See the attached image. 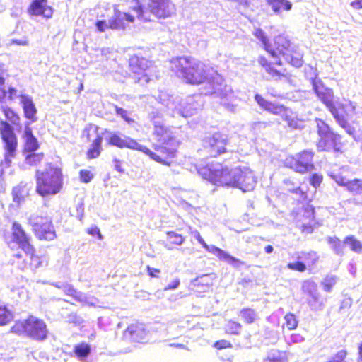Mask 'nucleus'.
I'll list each match as a JSON object with an SVG mask.
<instances>
[{"mask_svg": "<svg viewBox=\"0 0 362 362\" xmlns=\"http://www.w3.org/2000/svg\"><path fill=\"white\" fill-rule=\"evenodd\" d=\"M286 320V325L288 329H293L298 325V322L296 320V316L293 314H287L284 317Z\"/></svg>", "mask_w": 362, "mask_h": 362, "instance_id": "nucleus-52", "label": "nucleus"}, {"mask_svg": "<svg viewBox=\"0 0 362 362\" xmlns=\"http://www.w3.org/2000/svg\"><path fill=\"white\" fill-rule=\"evenodd\" d=\"M203 247L205 250L218 257V259L221 261L226 262L228 264L233 266L234 267H239L240 265L243 264V262L237 258L231 256L226 251L218 248L214 245H208L206 243L203 245Z\"/></svg>", "mask_w": 362, "mask_h": 362, "instance_id": "nucleus-20", "label": "nucleus"}, {"mask_svg": "<svg viewBox=\"0 0 362 362\" xmlns=\"http://www.w3.org/2000/svg\"><path fill=\"white\" fill-rule=\"evenodd\" d=\"M337 277L334 275H327L324 280L322 281L323 288L327 292H330L332 287L337 282Z\"/></svg>", "mask_w": 362, "mask_h": 362, "instance_id": "nucleus-46", "label": "nucleus"}, {"mask_svg": "<svg viewBox=\"0 0 362 362\" xmlns=\"http://www.w3.org/2000/svg\"><path fill=\"white\" fill-rule=\"evenodd\" d=\"M212 274H204L197 277L194 281L195 285H203L207 287L213 284Z\"/></svg>", "mask_w": 362, "mask_h": 362, "instance_id": "nucleus-48", "label": "nucleus"}, {"mask_svg": "<svg viewBox=\"0 0 362 362\" xmlns=\"http://www.w3.org/2000/svg\"><path fill=\"white\" fill-rule=\"evenodd\" d=\"M272 8L274 13L279 15L281 11H290L292 8V3L288 0H265Z\"/></svg>", "mask_w": 362, "mask_h": 362, "instance_id": "nucleus-27", "label": "nucleus"}, {"mask_svg": "<svg viewBox=\"0 0 362 362\" xmlns=\"http://www.w3.org/2000/svg\"><path fill=\"white\" fill-rule=\"evenodd\" d=\"M74 352L78 358L83 359L90 354V347L88 344L82 343L75 346Z\"/></svg>", "mask_w": 362, "mask_h": 362, "instance_id": "nucleus-42", "label": "nucleus"}, {"mask_svg": "<svg viewBox=\"0 0 362 362\" xmlns=\"http://www.w3.org/2000/svg\"><path fill=\"white\" fill-rule=\"evenodd\" d=\"M287 268L291 270L303 272L306 269V265L302 262H290L287 264Z\"/></svg>", "mask_w": 362, "mask_h": 362, "instance_id": "nucleus-54", "label": "nucleus"}, {"mask_svg": "<svg viewBox=\"0 0 362 362\" xmlns=\"http://www.w3.org/2000/svg\"><path fill=\"white\" fill-rule=\"evenodd\" d=\"M228 141L226 134L218 132L204 138L203 146L211 156L216 157L226 151Z\"/></svg>", "mask_w": 362, "mask_h": 362, "instance_id": "nucleus-14", "label": "nucleus"}, {"mask_svg": "<svg viewBox=\"0 0 362 362\" xmlns=\"http://www.w3.org/2000/svg\"><path fill=\"white\" fill-rule=\"evenodd\" d=\"M129 66L134 74L135 81L141 85L149 82L153 76V72L155 68L145 58H139L137 56L131 57Z\"/></svg>", "mask_w": 362, "mask_h": 362, "instance_id": "nucleus-9", "label": "nucleus"}, {"mask_svg": "<svg viewBox=\"0 0 362 362\" xmlns=\"http://www.w3.org/2000/svg\"><path fill=\"white\" fill-rule=\"evenodd\" d=\"M330 177L341 186L346 187L349 180L344 177L340 173H332Z\"/></svg>", "mask_w": 362, "mask_h": 362, "instance_id": "nucleus-53", "label": "nucleus"}, {"mask_svg": "<svg viewBox=\"0 0 362 362\" xmlns=\"http://www.w3.org/2000/svg\"><path fill=\"white\" fill-rule=\"evenodd\" d=\"M135 16L130 13L121 11L117 6H114L113 14L109 18L110 29L113 30H124L129 23L134 21Z\"/></svg>", "mask_w": 362, "mask_h": 362, "instance_id": "nucleus-18", "label": "nucleus"}, {"mask_svg": "<svg viewBox=\"0 0 362 362\" xmlns=\"http://www.w3.org/2000/svg\"><path fill=\"white\" fill-rule=\"evenodd\" d=\"M255 36L262 42L265 50L270 54L271 57L277 56V52L269 44V40L264 31L261 29H257L254 33Z\"/></svg>", "mask_w": 362, "mask_h": 362, "instance_id": "nucleus-30", "label": "nucleus"}, {"mask_svg": "<svg viewBox=\"0 0 362 362\" xmlns=\"http://www.w3.org/2000/svg\"><path fill=\"white\" fill-rule=\"evenodd\" d=\"M344 244L348 245L354 252H362V243L356 239L354 235L346 237L344 240Z\"/></svg>", "mask_w": 362, "mask_h": 362, "instance_id": "nucleus-35", "label": "nucleus"}, {"mask_svg": "<svg viewBox=\"0 0 362 362\" xmlns=\"http://www.w3.org/2000/svg\"><path fill=\"white\" fill-rule=\"evenodd\" d=\"M189 233L190 235L195 238L202 246L206 243L204 240L202 238L199 232L195 229H192L189 228Z\"/></svg>", "mask_w": 362, "mask_h": 362, "instance_id": "nucleus-61", "label": "nucleus"}, {"mask_svg": "<svg viewBox=\"0 0 362 362\" xmlns=\"http://www.w3.org/2000/svg\"><path fill=\"white\" fill-rule=\"evenodd\" d=\"M161 100L165 101L164 98H161ZM162 103L169 111H172L173 116L177 113L183 117L192 116L202 107L200 95L187 96L185 100H180L178 97L169 98L166 103Z\"/></svg>", "mask_w": 362, "mask_h": 362, "instance_id": "nucleus-5", "label": "nucleus"}, {"mask_svg": "<svg viewBox=\"0 0 362 362\" xmlns=\"http://www.w3.org/2000/svg\"><path fill=\"white\" fill-rule=\"evenodd\" d=\"M162 327L163 331L160 334V337L164 341L176 339L182 332V327L175 322H169L168 325Z\"/></svg>", "mask_w": 362, "mask_h": 362, "instance_id": "nucleus-24", "label": "nucleus"}, {"mask_svg": "<svg viewBox=\"0 0 362 362\" xmlns=\"http://www.w3.org/2000/svg\"><path fill=\"white\" fill-rule=\"evenodd\" d=\"M322 176L317 174H313L310 177V182L315 188H317L318 186H320L322 182Z\"/></svg>", "mask_w": 362, "mask_h": 362, "instance_id": "nucleus-62", "label": "nucleus"}, {"mask_svg": "<svg viewBox=\"0 0 362 362\" xmlns=\"http://www.w3.org/2000/svg\"><path fill=\"white\" fill-rule=\"evenodd\" d=\"M110 24V19L108 21L105 20H99L97 21L95 23V26L97 30L99 32H105L107 30L110 29V26H109Z\"/></svg>", "mask_w": 362, "mask_h": 362, "instance_id": "nucleus-58", "label": "nucleus"}, {"mask_svg": "<svg viewBox=\"0 0 362 362\" xmlns=\"http://www.w3.org/2000/svg\"><path fill=\"white\" fill-rule=\"evenodd\" d=\"M335 105L339 112L345 116L346 119H349L354 114L355 106L350 101H345L344 103L336 102Z\"/></svg>", "mask_w": 362, "mask_h": 362, "instance_id": "nucleus-33", "label": "nucleus"}, {"mask_svg": "<svg viewBox=\"0 0 362 362\" xmlns=\"http://www.w3.org/2000/svg\"><path fill=\"white\" fill-rule=\"evenodd\" d=\"M313 88L321 102L329 109L332 115L337 114L339 111L334 100L332 89L326 87L319 79H314L312 82Z\"/></svg>", "mask_w": 362, "mask_h": 362, "instance_id": "nucleus-13", "label": "nucleus"}, {"mask_svg": "<svg viewBox=\"0 0 362 362\" xmlns=\"http://www.w3.org/2000/svg\"><path fill=\"white\" fill-rule=\"evenodd\" d=\"M13 318V313L6 306L0 305V325L8 323Z\"/></svg>", "mask_w": 362, "mask_h": 362, "instance_id": "nucleus-44", "label": "nucleus"}, {"mask_svg": "<svg viewBox=\"0 0 362 362\" xmlns=\"http://www.w3.org/2000/svg\"><path fill=\"white\" fill-rule=\"evenodd\" d=\"M346 189L354 195H359L362 194V180L355 179L348 182Z\"/></svg>", "mask_w": 362, "mask_h": 362, "instance_id": "nucleus-41", "label": "nucleus"}, {"mask_svg": "<svg viewBox=\"0 0 362 362\" xmlns=\"http://www.w3.org/2000/svg\"><path fill=\"white\" fill-rule=\"evenodd\" d=\"M28 12L33 16H42L47 18H51L53 13L52 8L47 6V0H33Z\"/></svg>", "mask_w": 362, "mask_h": 362, "instance_id": "nucleus-21", "label": "nucleus"}, {"mask_svg": "<svg viewBox=\"0 0 362 362\" xmlns=\"http://www.w3.org/2000/svg\"><path fill=\"white\" fill-rule=\"evenodd\" d=\"M219 164H211L210 165L197 167V173L204 180L210 181L215 185V177H216V170H218Z\"/></svg>", "mask_w": 362, "mask_h": 362, "instance_id": "nucleus-26", "label": "nucleus"}, {"mask_svg": "<svg viewBox=\"0 0 362 362\" xmlns=\"http://www.w3.org/2000/svg\"><path fill=\"white\" fill-rule=\"evenodd\" d=\"M43 157V153H30L26 156L25 162L30 165L37 166L42 162Z\"/></svg>", "mask_w": 362, "mask_h": 362, "instance_id": "nucleus-45", "label": "nucleus"}, {"mask_svg": "<svg viewBox=\"0 0 362 362\" xmlns=\"http://www.w3.org/2000/svg\"><path fill=\"white\" fill-rule=\"evenodd\" d=\"M327 241L336 254L339 255H343V246L341 245V240L339 238L337 237H328Z\"/></svg>", "mask_w": 362, "mask_h": 362, "instance_id": "nucleus-43", "label": "nucleus"}, {"mask_svg": "<svg viewBox=\"0 0 362 362\" xmlns=\"http://www.w3.org/2000/svg\"><path fill=\"white\" fill-rule=\"evenodd\" d=\"M242 325L235 321H229L226 326V330L228 333L232 334H238L240 332Z\"/></svg>", "mask_w": 362, "mask_h": 362, "instance_id": "nucleus-49", "label": "nucleus"}, {"mask_svg": "<svg viewBox=\"0 0 362 362\" xmlns=\"http://www.w3.org/2000/svg\"><path fill=\"white\" fill-rule=\"evenodd\" d=\"M272 47L277 52V56L272 57L275 61L274 63L281 65V61L280 57L284 54V52H288L290 47L289 40L284 35H278L274 38V45H272Z\"/></svg>", "mask_w": 362, "mask_h": 362, "instance_id": "nucleus-22", "label": "nucleus"}, {"mask_svg": "<svg viewBox=\"0 0 362 362\" xmlns=\"http://www.w3.org/2000/svg\"><path fill=\"white\" fill-rule=\"evenodd\" d=\"M13 201L17 203H20L24 198V189L21 186L15 187L12 191Z\"/></svg>", "mask_w": 362, "mask_h": 362, "instance_id": "nucleus-50", "label": "nucleus"}, {"mask_svg": "<svg viewBox=\"0 0 362 362\" xmlns=\"http://www.w3.org/2000/svg\"><path fill=\"white\" fill-rule=\"evenodd\" d=\"M36 192L41 197L55 195L62 188L63 177L61 168L49 164L45 170H36Z\"/></svg>", "mask_w": 362, "mask_h": 362, "instance_id": "nucleus-3", "label": "nucleus"}, {"mask_svg": "<svg viewBox=\"0 0 362 362\" xmlns=\"http://www.w3.org/2000/svg\"><path fill=\"white\" fill-rule=\"evenodd\" d=\"M319 300H320V293H317L316 298L309 297V298L308 299V303L312 310H320L322 308V305H321V303H319Z\"/></svg>", "mask_w": 362, "mask_h": 362, "instance_id": "nucleus-55", "label": "nucleus"}, {"mask_svg": "<svg viewBox=\"0 0 362 362\" xmlns=\"http://www.w3.org/2000/svg\"><path fill=\"white\" fill-rule=\"evenodd\" d=\"M75 300L89 306H95L98 303V299L94 296L85 294L80 291L78 292Z\"/></svg>", "mask_w": 362, "mask_h": 362, "instance_id": "nucleus-39", "label": "nucleus"}, {"mask_svg": "<svg viewBox=\"0 0 362 362\" xmlns=\"http://www.w3.org/2000/svg\"><path fill=\"white\" fill-rule=\"evenodd\" d=\"M171 69L186 83L199 85L206 82L201 94L218 98L219 103L228 111L238 110L240 99L235 95L230 86L216 71L202 62L190 57H180L171 60Z\"/></svg>", "mask_w": 362, "mask_h": 362, "instance_id": "nucleus-1", "label": "nucleus"}, {"mask_svg": "<svg viewBox=\"0 0 362 362\" xmlns=\"http://www.w3.org/2000/svg\"><path fill=\"white\" fill-rule=\"evenodd\" d=\"M245 184L238 182L243 175L240 167L228 168L222 166L219 164L218 170H216V177H215V185L219 186H226L235 187L241 189L243 192L252 191L256 185L257 180L255 176H252L250 172H245Z\"/></svg>", "mask_w": 362, "mask_h": 362, "instance_id": "nucleus-4", "label": "nucleus"}, {"mask_svg": "<svg viewBox=\"0 0 362 362\" xmlns=\"http://www.w3.org/2000/svg\"><path fill=\"white\" fill-rule=\"evenodd\" d=\"M132 7L138 19L142 21H153L155 19L166 18L175 13L176 8L171 0H142L139 5Z\"/></svg>", "mask_w": 362, "mask_h": 362, "instance_id": "nucleus-2", "label": "nucleus"}, {"mask_svg": "<svg viewBox=\"0 0 362 362\" xmlns=\"http://www.w3.org/2000/svg\"><path fill=\"white\" fill-rule=\"evenodd\" d=\"M313 152L305 150L293 157L286 158V165L299 173H305L311 171L313 168Z\"/></svg>", "mask_w": 362, "mask_h": 362, "instance_id": "nucleus-12", "label": "nucleus"}, {"mask_svg": "<svg viewBox=\"0 0 362 362\" xmlns=\"http://www.w3.org/2000/svg\"><path fill=\"white\" fill-rule=\"evenodd\" d=\"M287 354L285 351L278 349H271L267 352L263 362H286Z\"/></svg>", "mask_w": 362, "mask_h": 362, "instance_id": "nucleus-29", "label": "nucleus"}, {"mask_svg": "<svg viewBox=\"0 0 362 362\" xmlns=\"http://www.w3.org/2000/svg\"><path fill=\"white\" fill-rule=\"evenodd\" d=\"M108 142L110 144L118 148H127L133 150H137L143 152L150 158H153L160 161V158L157 157L151 150L146 146L139 144L136 140L124 135H119L117 134H111Z\"/></svg>", "mask_w": 362, "mask_h": 362, "instance_id": "nucleus-11", "label": "nucleus"}, {"mask_svg": "<svg viewBox=\"0 0 362 362\" xmlns=\"http://www.w3.org/2000/svg\"><path fill=\"white\" fill-rule=\"evenodd\" d=\"M102 137L98 136L97 138L93 141L90 149L88 151V158H95L100 155L101 149Z\"/></svg>", "mask_w": 362, "mask_h": 362, "instance_id": "nucleus-40", "label": "nucleus"}, {"mask_svg": "<svg viewBox=\"0 0 362 362\" xmlns=\"http://www.w3.org/2000/svg\"><path fill=\"white\" fill-rule=\"evenodd\" d=\"M240 316L247 324H252L258 319L257 313L251 308H243L240 311Z\"/></svg>", "mask_w": 362, "mask_h": 362, "instance_id": "nucleus-34", "label": "nucleus"}, {"mask_svg": "<svg viewBox=\"0 0 362 362\" xmlns=\"http://www.w3.org/2000/svg\"><path fill=\"white\" fill-rule=\"evenodd\" d=\"M15 333L25 334L37 341H44L47 337L48 330L45 322L36 317L30 316L28 319L18 321L12 327Z\"/></svg>", "mask_w": 362, "mask_h": 362, "instance_id": "nucleus-6", "label": "nucleus"}, {"mask_svg": "<svg viewBox=\"0 0 362 362\" xmlns=\"http://www.w3.org/2000/svg\"><path fill=\"white\" fill-rule=\"evenodd\" d=\"M25 147L27 151H34L38 148V143L37 139L33 136L32 131L30 128H26L25 130Z\"/></svg>", "mask_w": 362, "mask_h": 362, "instance_id": "nucleus-31", "label": "nucleus"}, {"mask_svg": "<svg viewBox=\"0 0 362 362\" xmlns=\"http://www.w3.org/2000/svg\"><path fill=\"white\" fill-rule=\"evenodd\" d=\"M259 63L265 69V71L270 75L272 78H280L281 74L276 69L271 66L268 63L267 59L264 57H260L258 59Z\"/></svg>", "mask_w": 362, "mask_h": 362, "instance_id": "nucleus-38", "label": "nucleus"}, {"mask_svg": "<svg viewBox=\"0 0 362 362\" xmlns=\"http://www.w3.org/2000/svg\"><path fill=\"white\" fill-rule=\"evenodd\" d=\"M303 256L302 258L306 261L307 264L308 265H313L315 264L317 260H318V255L315 252L310 251L309 252L303 253Z\"/></svg>", "mask_w": 362, "mask_h": 362, "instance_id": "nucleus-51", "label": "nucleus"}, {"mask_svg": "<svg viewBox=\"0 0 362 362\" xmlns=\"http://www.w3.org/2000/svg\"><path fill=\"white\" fill-rule=\"evenodd\" d=\"M333 117H334L337 123L342 128H344L349 134L354 135L355 129L354 127H352L348 124L347 119H345V116L343 114L340 113L339 111H338L337 114L333 115Z\"/></svg>", "mask_w": 362, "mask_h": 362, "instance_id": "nucleus-37", "label": "nucleus"}, {"mask_svg": "<svg viewBox=\"0 0 362 362\" xmlns=\"http://www.w3.org/2000/svg\"><path fill=\"white\" fill-rule=\"evenodd\" d=\"M21 103L23 105L25 117L32 122H35L37 120L35 117L37 110L32 98L28 95H21Z\"/></svg>", "mask_w": 362, "mask_h": 362, "instance_id": "nucleus-25", "label": "nucleus"}, {"mask_svg": "<svg viewBox=\"0 0 362 362\" xmlns=\"http://www.w3.org/2000/svg\"><path fill=\"white\" fill-rule=\"evenodd\" d=\"M3 112L6 116V117L10 120L12 123L15 124L18 119V117L16 114L8 107H3Z\"/></svg>", "mask_w": 362, "mask_h": 362, "instance_id": "nucleus-57", "label": "nucleus"}, {"mask_svg": "<svg viewBox=\"0 0 362 362\" xmlns=\"http://www.w3.org/2000/svg\"><path fill=\"white\" fill-rule=\"evenodd\" d=\"M303 291L308 294L310 298H317V293H319L317 291V285L310 280L303 281L302 284Z\"/></svg>", "mask_w": 362, "mask_h": 362, "instance_id": "nucleus-36", "label": "nucleus"}, {"mask_svg": "<svg viewBox=\"0 0 362 362\" xmlns=\"http://www.w3.org/2000/svg\"><path fill=\"white\" fill-rule=\"evenodd\" d=\"M123 337L126 340L146 343L149 340V332L144 324H132L124 332Z\"/></svg>", "mask_w": 362, "mask_h": 362, "instance_id": "nucleus-17", "label": "nucleus"}, {"mask_svg": "<svg viewBox=\"0 0 362 362\" xmlns=\"http://www.w3.org/2000/svg\"><path fill=\"white\" fill-rule=\"evenodd\" d=\"M341 137L334 132L320 137L317 143V148L320 151H339L341 148Z\"/></svg>", "mask_w": 362, "mask_h": 362, "instance_id": "nucleus-19", "label": "nucleus"}, {"mask_svg": "<svg viewBox=\"0 0 362 362\" xmlns=\"http://www.w3.org/2000/svg\"><path fill=\"white\" fill-rule=\"evenodd\" d=\"M168 243L165 245V247L168 250H172L173 245H180L185 240V238L179 233L173 231L167 233Z\"/></svg>", "mask_w": 362, "mask_h": 362, "instance_id": "nucleus-32", "label": "nucleus"}, {"mask_svg": "<svg viewBox=\"0 0 362 362\" xmlns=\"http://www.w3.org/2000/svg\"><path fill=\"white\" fill-rule=\"evenodd\" d=\"M0 134L6 151L4 164L8 167L11 163V158L16 155L17 139L11 126L4 121L0 122Z\"/></svg>", "mask_w": 362, "mask_h": 362, "instance_id": "nucleus-10", "label": "nucleus"}, {"mask_svg": "<svg viewBox=\"0 0 362 362\" xmlns=\"http://www.w3.org/2000/svg\"><path fill=\"white\" fill-rule=\"evenodd\" d=\"M80 179L85 183H88L93 178V174L87 170H81L79 173Z\"/></svg>", "mask_w": 362, "mask_h": 362, "instance_id": "nucleus-59", "label": "nucleus"}, {"mask_svg": "<svg viewBox=\"0 0 362 362\" xmlns=\"http://www.w3.org/2000/svg\"><path fill=\"white\" fill-rule=\"evenodd\" d=\"M255 100L263 110L274 115H281L290 127L293 129H302L303 127V122L296 117L292 116L291 111L284 106L269 102L259 94L255 95Z\"/></svg>", "mask_w": 362, "mask_h": 362, "instance_id": "nucleus-7", "label": "nucleus"}, {"mask_svg": "<svg viewBox=\"0 0 362 362\" xmlns=\"http://www.w3.org/2000/svg\"><path fill=\"white\" fill-rule=\"evenodd\" d=\"M153 148L156 151H157L159 154L152 151L157 157L160 158V161L157 160L153 158H151L152 160L156 161L157 163L163 164L165 165H170V162L168 161V158H172L175 156V149L173 148H168L165 146H162L158 144H154Z\"/></svg>", "mask_w": 362, "mask_h": 362, "instance_id": "nucleus-23", "label": "nucleus"}, {"mask_svg": "<svg viewBox=\"0 0 362 362\" xmlns=\"http://www.w3.org/2000/svg\"><path fill=\"white\" fill-rule=\"evenodd\" d=\"M12 235L13 240L24 252L25 255L29 256L31 259H35V258L33 257L34 248L30 243V238L20 223L17 222L13 223ZM36 259H37L36 258Z\"/></svg>", "mask_w": 362, "mask_h": 362, "instance_id": "nucleus-16", "label": "nucleus"}, {"mask_svg": "<svg viewBox=\"0 0 362 362\" xmlns=\"http://www.w3.org/2000/svg\"><path fill=\"white\" fill-rule=\"evenodd\" d=\"M68 321L75 325H81L83 322V319L76 314H70L68 317Z\"/></svg>", "mask_w": 362, "mask_h": 362, "instance_id": "nucleus-63", "label": "nucleus"}, {"mask_svg": "<svg viewBox=\"0 0 362 362\" xmlns=\"http://www.w3.org/2000/svg\"><path fill=\"white\" fill-rule=\"evenodd\" d=\"M33 358L35 359H37L38 358L40 359V362H47L48 358L46 356L45 353L42 351H35L32 354Z\"/></svg>", "mask_w": 362, "mask_h": 362, "instance_id": "nucleus-64", "label": "nucleus"}, {"mask_svg": "<svg viewBox=\"0 0 362 362\" xmlns=\"http://www.w3.org/2000/svg\"><path fill=\"white\" fill-rule=\"evenodd\" d=\"M162 114L157 111H153L149 114V117L154 125L153 135L158 141L163 144L173 142V136L170 129H167L160 120Z\"/></svg>", "mask_w": 362, "mask_h": 362, "instance_id": "nucleus-15", "label": "nucleus"}, {"mask_svg": "<svg viewBox=\"0 0 362 362\" xmlns=\"http://www.w3.org/2000/svg\"><path fill=\"white\" fill-rule=\"evenodd\" d=\"M28 221L36 237L40 240H52L56 238L55 230L49 217L33 214Z\"/></svg>", "mask_w": 362, "mask_h": 362, "instance_id": "nucleus-8", "label": "nucleus"}, {"mask_svg": "<svg viewBox=\"0 0 362 362\" xmlns=\"http://www.w3.org/2000/svg\"><path fill=\"white\" fill-rule=\"evenodd\" d=\"M115 111H116V114L117 115H119L121 116V117L124 120L126 121L127 123H132L134 122V120L129 117V113L128 112L122 108V107H119L117 106H115Z\"/></svg>", "mask_w": 362, "mask_h": 362, "instance_id": "nucleus-56", "label": "nucleus"}, {"mask_svg": "<svg viewBox=\"0 0 362 362\" xmlns=\"http://www.w3.org/2000/svg\"><path fill=\"white\" fill-rule=\"evenodd\" d=\"M281 57L295 67H300L303 64L302 54L294 51L293 49H289V51L284 52Z\"/></svg>", "mask_w": 362, "mask_h": 362, "instance_id": "nucleus-28", "label": "nucleus"}, {"mask_svg": "<svg viewBox=\"0 0 362 362\" xmlns=\"http://www.w3.org/2000/svg\"><path fill=\"white\" fill-rule=\"evenodd\" d=\"M64 293L67 296L72 297L74 300L79 291H76L71 284H66L64 286Z\"/></svg>", "mask_w": 362, "mask_h": 362, "instance_id": "nucleus-60", "label": "nucleus"}, {"mask_svg": "<svg viewBox=\"0 0 362 362\" xmlns=\"http://www.w3.org/2000/svg\"><path fill=\"white\" fill-rule=\"evenodd\" d=\"M315 122L317 124V132L320 138L325 136L326 134L333 133L330 131L329 127L322 119H316Z\"/></svg>", "mask_w": 362, "mask_h": 362, "instance_id": "nucleus-47", "label": "nucleus"}]
</instances>
